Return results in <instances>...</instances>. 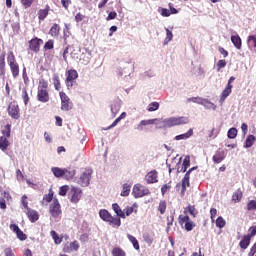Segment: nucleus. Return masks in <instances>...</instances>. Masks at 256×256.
Instances as JSON below:
<instances>
[{
  "label": "nucleus",
  "instance_id": "20e7f679",
  "mask_svg": "<svg viewBox=\"0 0 256 256\" xmlns=\"http://www.w3.org/2000/svg\"><path fill=\"white\" fill-rule=\"evenodd\" d=\"M2 135L0 136V149L1 151H7L9 147L8 138L11 137V124H6L4 129L2 130Z\"/></svg>",
  "mask_w": 256,
  "mask_h": 256
},
{
  "label": "nucleus",
  "instance_id": "052dcab7",
  "mask_svg": "<svg viewBox=\"0 0 256 256\" xmlns=\"http://www.w3.org/2000/svg\"><path fill=\"white\" fill-rule=\"evenodd\" d=\"M43 200L46 203H51L53 201V191H50L48 194L44 195Z\"/></svg>",
  "mask_w": 256,
  "mask_h": 256
},
{
  "label": "nucleus",
  "instance_id": "f3484780",
  "mask_svg": "<svg viewBox=\"0 0 256 256\" xmlns=\"http://www.w3.org/2000/svg\"><path fill=\"white\" fill-rule=\"evenodd\" d=\"M195 169H197V167H192L186 172L184 178L182 179V191H186L187 187H189L190 175H191V172L195 171Z\"/></svg>",
  "mask_w": 256,
  "mask_h": 256
},
{
  "label": "nucleus",
  "instance_id": "7c9ffc66",
  "mask_svg": "<svg viewBox=\"0 0 256 256\" xmlns=\"http://www.w3.org/2000/svg\"><path fill=\"white\" fill-rule=\"evenodd\" d=\"M192 136H193V129H189L188 132H186L184 134L177 135L175 137V140L176 141H182V140H185V139H189V137H192Z\"/></svg>",
  "mask_w": 256,
  "mask_h": 256
},
{
  "label": "nucleus",
  "instance_id": "a878e982",
  "mask_svg": "<svg viewBox=\"0 0 256 256\" xmlns=\"http://www.w3.org/2000/svg\"><path fill=\"white\" fill-rule=\"evenodd\" d=\"M112 209L113 211L116 213V217H121V219H125V212H123V210H121V207L119 206V204L114 203L112 204Z\"/></svg>",
  "mask_w": 256,
  "mask_h": 256
},
{
  "label": "nucleus",
  "instance_id": "774afa93",
  "mask_svg": "<svg viewBox=\"0 0 256 256\" xmlns=\"http://www.w3.org/2000/svg\"><path fill=\"white\" fill-rule=\"evenodd\" d=\"M4 255L5 256H15V252H13V249H11V248H6L4 250Z\"/></svg>",
  "mask_w": 256,
  "mask_h": 256
},
{
  "label": "nucleus",
  "instance_id": "0eeeda50",
  "mask_svg": "<svg viewBox=\"0 0 256 256\" xmlns=\"http://www.w3.org/2000/svg\"><path fill=\"white\" fill-rule=\"evenodd\" d=\"M59 97L61 100V110L62 111H71L73 109V102L71 98L65 92H59Z\"/></svg>",
  "mask_w": 256,
  "mask_h": 256
},
{
  "label": "nucleus",
  "instance_id": "ea45409f",
  "mask_svg": "<svg viewBox=\"0 0 256 256\" xmlns=\"http://www.w3.org/2000/svg\"><path fill=\"white\" fill-rule=\"evenodd\" d=\"M21 97L24 101V105H29V93H27V87L22 88Z\"/></svg>",
  "mask_w": 256,
  "mask_h": 256
},
{
  "label": "nucleus",
  "instance_id": "a19ab883",
  "mask_svg": "<svg viewBox=\"0 0 256 256\" xmlns=\"http://www.w3.org/2000/svg\"><path fill=\"white\" fill-rule=\"evenodd\" d=\"M112 256H127V253H125L120 247H115L112 249Z\"/></svg>",
  "mask_w": 256,
  "mask_h": 256
},
{
  "label": "nucleus",
  "instance_id": "473e14b6",
  "mask_svg": "<svg viewBox=\"0 0 256 256\" xmlns=\"http://www.w3.org/2000/svg\"><path fill=\"white\" fill-rule=\"evenodd\" d=\"M52 239L54 240L55 245H61L63 243V237H59V234L55 230L50 232Z\"/></svg>",
  "mask_w": 256,
  "mask_h": 256
},
{
  "label": "nucleus",
  "instance_id": "f03ea898",
  "mask_svg": "<svg viewBox=\"0 0 256 256\" xmlns=\"http://www.w3.org/2000/svg\"><path fill=\"white\" fill-rule=\"evenodd\" d=\"M162 123H163V127L165 128L175 127L177 125H187V123H189V118L185 116L170 117V118L164 119Z\"/></svg>",
  "mask_w": 256,
  "mask_h": 256
},
{
  "label": "nucleus",
  "instance_id": "4d7b16f0",
  "mask_svg": "<svg viewBox=\"0 0 256 256\" xmlns=\"http://www.w3.org/2000/svg\"><path fill=\"white\" fill-rule=\"evenodd\" d=\"M247 210L248 211H255L256 210V200H251L247 204Z\"/></svg>",
  "mask_w": 256,
  "mask_h": 256
},
{
  "label": "nucleus",
  "instance_id": "0e129e2a",
  "mask_svg": "<svg viewBox=\"0 0 256 256\" xmlns=\"http://www.w3.org/2000/svg\"><path fill=\"white\" fill-rule=\"evenodd\" d=\"M68 245H70V249H72V251H79V242L77 240H74Z\"/></svg>",
  "mask_w": 256,
  "mask_h": 256
},
{
  "label": "nucleus",
  "instance_id": "37998d69",
  "mask_svg": "<svg viewBox=\"0 0 256 256\" xmlns=\"http://www.w3.org/2000/svg\"><path fill=\"white\" fill-rule=\"evenodd\" d=\"M247 43L249 47H254L256 51V35L248 36Z\"/></svg>",
  "mask_w": 256,
  "mask_h": 256
},
{
  "label": "nucleus",
  "instance_id": "2eb2a0df",
  "mask_svg": "<svg viewBox=\"0 0 256 256\" xmlns=\"http://www.w3.org/2000/svg\"><path fill=\"white\" fill-rule=\"evenodd\" d=\"M225 157H226V155H225V150H224L223 148H219V149L215 152V154H214L212 160H213L214 163L219 164V163L225 161Z\"/></svg>",
  "mask_w": 256,
  "mask_h": 256
},
{
  "label": "nucleus",
  "instance_id": "69168bd1",
  "mask_svg": "<svg viewBox=\"0 0 256 256\" xmlns=\"http://www.w3.org/2000/svg\"><path fill=\"white\" fill-rule=\"evenodd\" d=\"M16 236L20 241H25L27 239V234H24L21 230L16 232Z\"/></svg>",
  "mask_w": 256,
  "mask_h": 256
},
{
  "label": "nucleus",
  "instance_id": "8fccbe9b",
  "mask_svg": "<svg viewBox=\"0 0 256 256\" xmlns=\"http://www.w3.org/2000/svg\"><path fill=\"white\" fill-rule=\"evenodd\" d=\"M159 109V102H152L148 106V111L151 113L153 111H157Z\"/></svg>",
  "mask_w": 256,
  "mask_h": 256
},
{
  "label": "nucleus",
  "instance_id": "9b49d317",
  "mask_svg": "<svg viewBox=\"0 0 256 256\" xmlns=\"http://www.w3.org/2000/svg\"><path fill=\"white\" fill-rule=\"evenodd\" d=\"M28 44L30 51L33 53H39L41 45H43V39L35 37L31 39Z\"/></svg>",
  "mask_w": 256,
  "mask_h": 256
},
{
  "label": "nucleus",
  "instance_id": "09e8293b",
  "mask_svg": "<svg viewBox=\"0 0 256 256\" xmlns=\"http://www.w3.org/2000/svg\"><path fill=\"white\" fill-rule=\"evenodd\" d=\"M228 139H235V137H237V128H230L228 130Z\"/></svg>",
  "mask_w": 256,
  "mask_h": 256
},
{
  "label": "nucleus",
  "instance_id": "4c0bfd02",
  "mask_svg": "<svg viewBox=\"0 0 256 256\" xmlns=\"http://www.w3.org/2000/svg\"><path fill=\"white\" fill-rule=\"evenodd\" d=\"M53 85H54V89H56V91L61 90V80L59 79V75H57V74H55L53 76Z\"/></svg>",
  "mask_w": 256,
  "mask_h": 256
},
{
  "label": "nucleus",
  "instance_id": "2f4dec72",
  "mask_svg": "<svg viewBox=\"0 0 256 256\" xmlns=\"http://www.w3.org/2000/svg\"><path fill=\"white\" fill-rule=\"evenodd\" d=\"M155 121H157V119H149V120H142L140 121V123L138 124V129L140 131H143V127L147 126V125H154Z\"/></svg>",
  "mask_w": 256,
  "mask_h": 256
},
{
  "label": "nucleus",
  "instance_id": "338daca9",
  "mask_svg": "<svg viewBox=\"0 0 256 256\" xmlns=\"http://www.w3.org/2000/svg\"><path fill=\"white\" fill-rule=\"evenodd\" d=\"M248 256H256V242L253 244V246L250 248V251L248 253Z\"/></svg>",
  "mask_w": 256,
  "mask_h": 256
},
{
  "label": "nucleus",
  "instance_id": "a18cd8bd",
  "mask_svg": "<svg viewBox=\"0 0 256 256\" xmlns=\"http://www.w3.org/2000/svg\"><path fill=\"white\" fill-rule=\"evenodd\" d=\"M70 57L72 59H79V49L73 45V48H70Z\"/></svg>",
  "mask_w": 256,
  "mask_h": 256
},
{
  "label": "nucleus",
  "instance_id": "de8ad7c7",
  "mask_svg": "<svg viewBox=\"0 0 256 256\" xmlns=\"http://www.w3.org/2000/svg\"><path fill=\"white\" fill-rule=\"evenodd\" d=\"M71 49H73V45H68L63 51L62 57L65 63H67V55L71 53Z\"/></svg>",
  "mask_w": 256,
  "mask_h": 256
},
{
  "label": "nucleus",
  "instance_id": "f257e3e1",
  "mask_svg": "<svg viewBox=\"0 0 256 256\" xmlns=\"http://www.w3.org/2000/svg\"><path fill=\"white\" fill-rule=\"evenodd\" d=\"M99 217L102 219V221H106L112 227H121V218L113 217L111 213L105 209L99 211Z\"/></svg>",
  "mask_w": 256,
  "mask_h": 256
},
{
  "label": "nucleus",
  "instance_id": "864d4df0",
  "mask_svg": "<svg viewBox=\"0 0 256 256\" xmlns=\"http://www.w3.org/2000/svg\"><path fill=\"white\" fill-rule=\"evenodd\" d=\"M159 13H160V15H162V17H170L171 16V11L167 8H160Z\"/></svg>",
  "mask_w": 256,
  "mask_h": 256
},
{
  "label": "nucleus",
  "instance_id": "cd10ccee",
  "mask_svg": "<svg viewBox=\"0 0 256 256\" xmlns=\"http://www.w3.org/2000/svg\"><path fill=\"white\" fill-rule=\"evenodd\" d=\"M251 245V238L248 235L243 236L242 240L239 242V247L242 249H247Z\"/></svg>",
  "mask_w": 256,
  "mask_h": 256
},
{
  "label": "nucleus",
  "instance_id": "c85d7f7f",
  "mask_svg": "<svg viewBox=\"0 0 256 256\" xmlns=\"http://www.w3.org/2000/svg\"><path fill=\"white\" fill-rule=\"evenodd\" d=\"M51 171H52L54 177H57V179H61L64 175L65 168L52 167Z\"/></svg>",
  "mask_w": 256,
  "mask_h": 256
},
{
  "label": "nucleus",
  "instance_id": "e433bc0d",
  "mask_svg": "<svg viewBox=\"0 0 256 256\" xmlns=\"http://www.w3.org/2000/svg\"><path fill=\"white\" fill-rule=\"evenodd\" d=\"M158 211L160 215H165V212L167 211V201L161 200L158 205Z\"/></svg>",
  "mask_w": 256,
  "mask_h": 256
},
{
  "label": "nucleus",
  "instance_id": "39448f33",
  "mask_svg": "<svg viewBox=\"0 0 256 256\" xmlns=\"http://www.w3.org/2000/svg\"><path fill=\"white\" fill-rule=\"evenodd\" d=\"M132 195L135 197V199H141V197H147V195H151V191L146 186L138 183L133 186Z\"/></svg>",
  "mask_w": 256,
  "mask_h": 256
},
{
  "label": "nucleus",
  "instance_id": "603ef678",
  "mask_svg": "<svg viewBox=\"0 0 256 256\" xmlns=\"http://www.w3.org/2000/svg\"><path fill=\"white\" fill-rule=\"evenodd\" d=\"M68 191H69L68 185L61 186L59 189V195H61V197H65V195H67Z\"/></svg>",
  "mask_w": 256,
  "mask_h": 256
},
{
  "label": "nucleus",
  "instance_id": "dca6fc26",
  "mask_svg": "<svg viewBox=\"0 0 256 256\" xmlns=\"http://www.w3.org/2000/svg\"><path fill=\"white\" fill-rule=\"evenodd\" d=\"M37 99L40 103H49V90H38Z\"/></svg>",
  "mask_w": 256,
  "mask_h": 256
},
{
  "label": "nucleus",
  "instance_id": "e2e57ef3",
  "mask_svg": "<svg viewBox=\"0 0 256 256\" xmlns=\"http://www.w3.org/2000/svg\"><path fill=\"white\" fill-rule=\"evenodd\" d=\"M168 191H171V183L164 184V185L161 187V193H162V195H165V193H167Z\"/></svg>",
  "mask_w": 256,
  "mask_h": 256
},
{
  "label": "nucleus",
  "instance_id": "3c124183",
  "mask_svg": "<svg viewBox=\"0 0 256 256\" xmlns=\"http://www.w3.org/2000/svg\"><path fill=\"white\" fill-rule=\"evenodd\" d=\"M217 71H221V69H224V67H227V61L226 60H219L216 64Z\"/></svg>",
  "mask_w": 256,
  "mask_h": 256
},
{
  "label": "nucleus",
  "instance_id": "a211bd4d",
  "mask_svg": "<svg viewBox=\"0 0 256 256\" xmlns=\"http://www.w3.org/2000/svg\"><path fill=\"white\" fill-rule=\"evenodd\" d=\"M26 215L31 223H36V221H39V212H37V210L28 208L26 210Z\"/></svg>",
  "mask_w": 256,
  "mask_h": 256
},
{
  "label": "nucleus",
  "instance_id": "13d9d810",
  "mask_svg": "<svg viewBox=\"0 0 256 256\" xmlns=\"http://www.w3.org/2000/svg\"><path fill=\"white\" fill-rule=\"evenodd\" d=\"M173 40V32H171V30H169V28H166V39H165V43H169V41Z\"/></svg>",
  "mask_w": 256,
  "mask_h": 256
},
{
  "label": "nucleus",
  "instance_id": "c9c22d12",
  "mask_svg": "<svg viewBox=\"0 0 256 256\" xmlns=\"http://www.w3.org/2000/svg\"><path fill=\"white\" fill-rule=\"evenodd\" d=\"M255 141H256V138L254 135H248L246 138L244 147L246 149H249V147H253V143H255Z\"/></svg>",
  "mask_w": 256,
  "mask_h": 256
},
{
  "label": "nucleus",
  "instance_id": "9d476101",
  "mask_svg": "<svg viewBox=\"0 0 256 256\" xmlns=\"http://www.w3.org/2000/svg\"><path fill=\"white\" fill-rule=\"evenodd\" d=\"M8 115L12 117V119H19L21 117L19 104L17 102H11L8 106Z\"/></svg>",
  "mask_w": 256,
  "mask_h": 256
},
{
  "label": "nucleus",
  "instance_id": "79ce46f5",
  "mask_svg": "<svg viewBox=\"0 0 256 256\" xmlns=\"http://www.w3.org/2000/svg\"><path fill=\"white\" fill-rule=\"evenodd\" d=\"M38 90L49 91V83L45 79L40 80Z\"/></svg>",
  "mask_w": 256,
  "mask_h": 256
},
{
  "label": "nucleus",
  "instance_id": "f704fd0d",
  "mask_svg": "<svg viewBox=\"0 0 256 256\" xmlns=\"http://www.w3.org/2000/svg\"><path fill=\"white\" fill-rule=\"evenodd\" d=\"M127 238L129 239L130 243H132L134 249H136V251H139L140 249L139 240H137V238H135V236L131 234H127Z\"/></svg>",
  "mask_w": 256,
  "mask_h": 256
},
{
  "label": "nucleus",
  "instance_id": "4be33fe9",
  "mask_svg": "<svg viewBox=\"0 0 256 256\" xmlns=\"http://www.w3.org/2000/svg\"><path fill=\"white\" fill-rule=\"evenodd\" d=\"M137 209H139V205H137V203H134L132 206H127L123 210L124 216L129 217V215H131L133 213H137Z\"/></svg>",
  "mask_w": 256,
  "mask_h": 256
},
{
  "label": "nucleus",
  "instance_id": "c756f323",
  "mask_svg": "<svg viewBox=\"0 0 256 256\" xmlns=\"http://www.w3.org/2000/svg\"><path fill=\"white\" fill-rule=\"evenodd\" d=\"M60 31L61 27L59 26V24H53L49 30V35H51V37H59Z\"/></svg>",
  "mask_w": 256,
  "mask_h": 256
},
{
  "label": "nucleus",
  "instance_id": "f8f14e48",
  "mask_svg": "<svg viewBox=\"0 0 256 256\" xmlns=\"http://www.w3.org/2000/svg\"><path fill=\"white\" fill-rule=\"evenodd\" d=\"M79 77V73H77V70L70 69L67 71V77H66V83L67 87H73V81H75Z\"/></svg>",
  "mask_w": 256,
  "mask_h": 256
},
{
  "label": "nucleus",
  "instance_id": "1a4fd4ad",
  "mask_svg": "<svg viewBox=\"0 0 256 256\" xmlns=\"http://www.w3.org/2000/svg\"><path fill=\"white\" fill-rule=\"evenodd\" d=\"M68 195L70 197V201L77 204V202L81 201V198L83 197V190H81V188L72 186Z\"/></svg>",
  "mask_w": 256,
  "mask_h": 256
},
{
  "label": "nucleus",
  "instance_id": "7ed1b4c3",
  "mask_svg": "<svg viewBox=\"0 0 256 256\" xmlns=\"http://www.w3.org/2000/svg\"><path fill=\"white\" fill-rule=\"evenodd\" d=\"M7 63L10 67L12 77L14 79H17V77H19L20 69H19V63H17V58H15V54L13 53V51H10L8 53Z\"/></svg>",
  "mask_w": 256,
  "mask_h": 256
},
{
  "label": "nucleus",
  "instance_id": "6ab92c4d",
  "mask_svg": "<svg viewBox=\"0 0 256 256\" xmlns=\"http://www.w3.org/2000/svg\"><path fill=\"white\" fill-rule=\"evenodd\" d=\"M49 11H51V6H49V4H47L44 9L38 10V20L45 21L49 16Z\"/></svg>",
  "mask_w": 256,
  "mask_h": 256
},
{
  "label": "nucleus",
  "instance_id": "58836bf2",
  "mask_svg": "<svg viewBox=\"0 0 256 256\" xmlns=\"http://www.w3.org/2000/svg\"><path fill=\"white\" fill-rule=\"evenodd\" d=\"M129 193H131V185L124 184L121 192V197H129Z\"/></svg>",
  "mask_w": 256,
  "mask_h": 256
},
{
  "label": "nucleus",
  "instance_id": "49530a36",
  "mask_svg": "<svg viewBox=\"0 0 256 256\" xmlns=\"http://www.w3.org/2000/svg\"><path fill=\"white\" fill-rule=\"evenodd\" d=\"M190 213L192 217H197V210L195 209V206L189 205L187 208H185L184 213Z\"/></svg>",
  "mask_w": 256,
  "mask_h": 256
},
{
  "label": "nucleus",
  "instance_id": "5701e85b",
  "mask_svg": "<svg viewBox=\"0 0 256 256\" xmlns=\"http://www.w3.org/2000/svg\"><path fill=\"white\" fill-rule=\"evenodd\" d=\"M188 101H191L192 103H198V105H203V103H207L210 107L215 108V104H213L201 97H192V98H189Z\"/></svg>",
  "mask_w": 256,
  "mask_h": 256
},
{
  "label": "nucleus",
  "instance_id": "b1692460",
  "mask_svg": "<svg viewBox=\"0 0 256 256\" xmlns=\"http://www.w3.org/2000/svg\"><path fill=\"white\" fill-rule=\"evenodd\" d=\"M75 177V169L73 168H64V175L63 178L66 179V181H71Z\"/></svg>",
  "mask_w": 256,
  "mask_h": 256
},
{
  "label": "nucleus",
  "instance_id": "393cba45",
  "mask_svg": "<svg viewBox=\"0 0 256 256\" xmlns=\"http://www.w3.org/2000/svg\"><path fill=\"white\" fill-rule=\"evenodd\" d=\"M243 199V191L241 189H237L233 194H232V201L233 203H240V201Z\"/></svg>",
  "mask_w": 256,
  "mask_h": 256
},
{
  "label": "nucleus",
  "instance_id": "aec40b11",
  "mask_svg": "<svg viewBox=\"0 0 256 256\" xmlns=\"http://www.w3.org/2000/svg\"><path fill=\"white\" fill-rule=\"evenodd\" d=\"M233 91V85H226L224 90L221 93L220 96V103H225V99H227Z\"/></svg>",
  "mask_w": 256,
  "mask_h": 256
},
{
  "label": "nucleus",
  "instance_id": "bb28decb",
  "mask_svg": "<svg viewBox=\"0 0 256 256\" xmlns=\"http://www.w3.org/2000/svg\"><path fill=\"white\" fill-rule=\"evenodd\" d=\"M6 64H5V54L0 55V77L5 79V72H6Z\"/></svg>",
  "mask_w": 256,
  "mask_h": 256
},
{
  "label": "nucleus",
  "instance_id": "6e6552de",
  "mask_svg": "<svg viewBox=\"0 0 256 256\" xmlns=\"http://www.w3.org/2000/svg\"><path fill=\"white\" fill-rule=\"evenodd\" d=\"M49 213L54 217V219H57L58 217H61V204L59 203V200L57 198H54L52 203L49 206Z\"/></svg>",
  "mask_w": 256,
  "mask_h": 256
},
{
  "label": "nucleus",
  "instance_id": "680f3d73",
  "mask_svg": "<svg viewBox=\"0 0 256 256\" xmlns=\"http://www.w3.org/2000/svg\"><path fill=\"white\" fill-rule=\"evenodd\" d=\"M256 235V226H251L249 229H248V234L247 236L250 237V239H252V237H255Z\"/></svg>",
  "mask_w": 256,
  "mask_h": 256
},
{
  "label": "nucleus",
  "instance_id": "6e6d98bb",
  "mask_svg": "<svg viewBox=\"0 0 256 256\" xmlns=\"http://www.w3.org/2000/svg\"><path fill=\"white\" fill-rule=\"evenodd\" d=\"M35 0H20V3L25 7V9H29L31 5H33Z\"/></svg>",
  "mask_w": 256,
  "mask_h": 256
},
{
  "label": "nucleus",
  "instance_id": "5fc2aeb1",
  "mask_svg": "<svg viewBox=\"0 0 256 256\" xmlns=\"http://www.w3.org/2000/svg\"><path fill=\"white\" fill-rule=\"evenodd\" d=\"M143 239H144L145 243H148L149 245H151V243H153V236H151V234H149V233H144Z\"/></svg>",
  "mask_w": 256,
  "mask_h": 256
},
{
  "label": "nucleus",
  "instance_id": "4468645a",
  "mask_svg": "<svg viewBox=\"0 0 256 256\" xmlns=\"http://www.w3.org/2000/svg\"><path fill=\"white\" fill-rule=\"evenodd\" d=\"M158 178H159V174L157 170H151L146 174L145 181L148 185H151L153 183H157L159 181Z\"/></svg>",
  "mask_w": 256,
  "mask_h": 256
},
{
  "label": "nucleus",
  "instance_id": "bf43d9fd",
  "mask_svg": "<svg viewBox=\"0 0 256 256\" xmlns=\"http://www.w3.org/2000/svg\"><path fill=\"white\" fill-rule=\"evenodd\" d=\"M22 79L24 81V85H29V76L27 75V69L26 68L23 69Z\"/></svg>",
  "mask_w": 256,
  "mask_h": 256
},
{
  "label": "nucleus",
  "instance_id": "412c9836",
  "mask_svg": "<svg viewBox=\"0 0 256 256\" xmlns=\"http://www.w3.org/2000/svg\"><path fill=\"white\" fill-rule=\"evenodd\" d=\"M231 42L238 49V51H241V47H243V41L241 40V36L238 34L231 36Z\"/></svg>",
  "mask_w": 256,
  "mask_h": 256
},
{
  "label": "nucleus",
  "instance_id": "72a5a7b5",
  "mask_svg": "<svg viewBox=\"0 0 256 256\" xmlns=\"http://www.w3.org/2000/svg\"><path fill=\"white\" fill-rule=\"evenodd\" d=\"M125 117H127V112H122L121 115L116 118L115 121L110 126H108V128H106V131L107 129H113V127H117V124H119L122 119H125Z\"/></svg>",
  "mask_w": 256,
  "mask_h": 256
},
{
  "label": "nucleus",
  "instance_id": "c03bdc74",
  "mask_svg": "<svg viewBox=\"0 0 256 256\" xmlns=\"http://www.w3.org/2000/svg\"><path fill=\"white\" fill-rule=\"evenodd\" d=\"M225 225H227V222L225 219H223V217L220 216L216 219V227H218V229H223Z\"/></svg>",
  "mask_w": 256,
  "mask_h": 256
},
{
  "label": "nucleus",
  "instance_id": "423d86ee",
  "mask_svg": "<svg viewBox=\"0 0 256 256\" xmlns=\"http://www.w3.org/2000/svg\"><path fill=\"white\" fill-rule=\"evenodd\" d=\"M178 222H179V225H181V227L185 229V231H193V228L196 227L195 222H193L191 218L187 215L186 216L180 215L178 217Z\"/></svg>",
  "mask_w": 256,
  "mask_h": 256
},
{
  "label": "nucleus",
  "instance_id": "ddd939ff",
  "mask_svg": "<svg viewBox=\"0 0 256 256\" xmlns=\"http://www.w3.org/2000/svg\"><path fill=\"white\" fill-rule=\"evenodd\" d=\"M91 171L87 170L83 174L80 175V178L78 180L79 185L81 187H88L90 181H91Z\"/></svg>",
  "mask_w": 256,
  "mask_h": 256
}]
</instances>
